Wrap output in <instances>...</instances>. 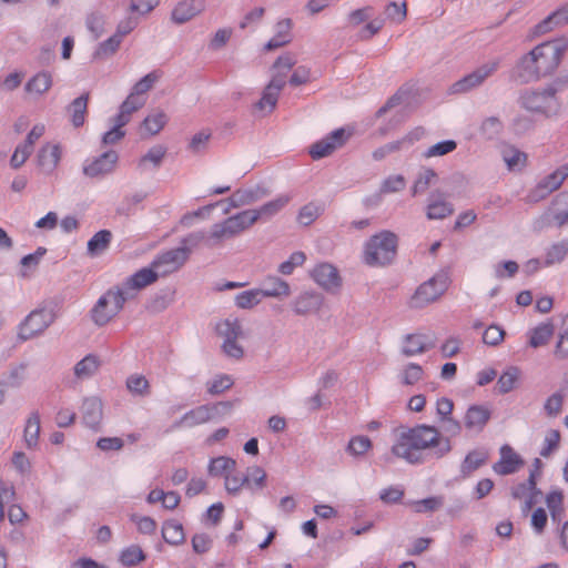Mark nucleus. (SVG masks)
<instances>
[{
    "instance_id": "nucleus-18",
    "label": "nucleus",
    "mask_w": 568,
    "mask_h": 568,
    "mask_svg": "<svg viewBox=\"0 0 568 568\" xmlns=\"http://www.w3.org/2000/svg\"><path fill=\"white\" fill-rule=\"evenodd\" d=\"M541 495L535 481V473L530 471L526 481L519 483L511 488V496L514 499L523 503V513H528L537 503L538 496Z\"/></svg>"
},
{
    "instance_id": "nucleus-10",
    "label": "nucleus",
    "mask_w": 568,
    "mask_h": 568,
    "mask_svg": "<svg viewBox=\"0 0 568 568\" xmlns=\"http://www.w3.org/2000/svg\"><path fill=\"white\" fill-rule=\"evenodd\" d=\"M568 178V164L558 166L555 171L542 178L528 193L527 199L531 203L539 202L550 193L557 191Z\"/></svg>"
},
{
    "instance_id": "nucleus-7",
    "label": "nucleus",
    "mask_w": 568,
    "mask_h": 568,
    "mask_svg": "<svg viewBox=\"0 0 568 568\" xmlns=\"http://www.w3.org/2000/svg\"><path fill=\"white\" fill-rule=\"evenodd\" d=\"M118 162V152L109 150L97 156L87 158L82 163V173L89 179L102 180L114 172Z\"/></svg>"
},
{
    "instance_id": "nucleus-22",
    "label": "nucleus",
    "mask_w": 568,
    "mask_h": 568,
    "mask_svg": "<svg viewBox=\"0 0 568 568\" xmlns=\"http://www.w3.org/2000/svg\"><path fill=\"white\" fill-rule=\"evenodd\" d=\"M261 292L264 297L286 298L291 295L290 284L277 275H267L262 281Z\"/></svg>"
},
{
    "instance_id": "nucleus-28",
    "label": "nucleus",
    "mask_w": 568,
    "mask_h": 568,
    "mask_svg": "<svg viewBox=\"0 0 568 568\" xmlns=\"http://www.w3.org/2000/svg\"><path fill=\"white\" fill-rule=\"evenodd\" d=\"M236 460L227 456L211 458L207 465V474L211 477L225 478L229 474L236 470Z\"/></svg>"
},
{
    "instance_id": "nucleus-26",
    "label": "nucleus",
    "mask_w": 568,
    "mask_h": 568,
    "mask_svg": "<svg viewBox=\"0 0 568 568\" xmlns=\"http://www.w3.org/2000/svg\"><path fill=\"white\" fill-rule=\"evenodd\" d=\"M101 366V361L95 354H88L80 359L73 367V374L77 379L85 381L93 377Z\"/></svg>"
},
{
    "instance_id": "nucleus-13",
    "label": "nucleus",
    "mask_w": 568,
    "mask_h": 568,
    "mask_svg": "<svg viewBox=\"0 0 568 568\" xmlns=\"http://www.w3.org/2000/svg\"><path fill=\"white\" fill-rule=\"evenodd\" d=\"M291 201L288 194H281L275 199L264 203L257 209L244 210L245 216L252 226L257 221H268L278 214Z\"/></svg>"
},
{
    "instance_id": "nucleus-53",
    "label": "nucleus",
    "mask_w": 568,
    "mask_h": 568,
    "mask_svg": "<svg viewBox=\"0 0 568 568\" xmlns=\"http://www.w3.org/2000/svg\"><path fill=\"white\" fill-rule=\"evenodd\" d=\"M248 483V477H244L236 470L233 474H229L224 478V488L227 494L232 496H237L243 488H245V484Z\"/></svg>"
},
{
    "instance_id": "nucleus-11",
    "label": "nucleus",
    "mask_w": 568,
    "mask_h": 568,
    "mask_svg": "<svg viewBox=\"0 0 568 568\" xmlns=\"http://www.w3.org/2000/svg\"><path fill=\"white\" fill-rule=\"evenodd\" d=\"M158 278L159 277L155 271L150 265L148 267H142L141 270L136 271L134 274L125 278V281H123L120 285L116 286L129 301L134 298L139 291L156 282Z\"/></svg>"
},
{
    "instance_id": "nucleus-23",
    "label": "nucleus",
    "mask_w": 568,
    "mask_h": 568,
    "mask_svg": "<svg viewBox=\"0 0 568 568\" xmlns=\"http://www.w3.org/2000/svg\"><path fill=\"white\" fill-rule=\"evenodd\" d=\"M292 27L293 22L291 19L280 20L274 28V36L265 44L266 50L278 49L292 41Z\"/></svg>"
},
{
    "instance_id": "nucleus-35",
    "label": "nucleus",
    "mask_w": 568,
    "mask_h": 568,
    "mask_svg": "<svg viewBox=\"0 0 568 568\" xmlns=\"http://www.w3.org/2000/svg\"><path fill=\"white\" fill-rule=\"evenodd\" d=\"M112 240V233L109 230H101L97 232L89 241H88V253L91 256H97L104 252Z\"/></svg>"
},
{
    "instance_id": "nucleus-64",
    "label": "nucleus",
    "mask_w": 568,
    "mask_h": 568,
    "mask_svg": "<svg viewBox=\"0 0 568 568\" xmlns=\"http://www.w3.org/2000/svg\"><path fill=\"white\" fill-rule=\"evenodd\" d=\"M564 331L559 335V339L557 342L555 348V355L558 358H567L568 357V313L565 315L564 321Z\"/></svg>"
},
{
    "instance_id": "nucleus-45",
    "label": "nucleus",
    "mask_w": 568,
    "mask_h": 568,
    "mask_svg": "<svg viewBox=\"0 0 568 568\" xmlns=\"http://www.w3.org/2000/svg\"><path fill=\"white\" fill-rule=\"evenodd\" d=\"M244 477H248V483L245 484V488L251 491L263 489L266 485L267 475L260 466L254 465L248 467Z\"/></svg>"
},
{
    "instance_id": "nucleus-20",
    "label": "nucleus",
    "mask_w": 568,
    "mask_h": 568,
    "mask_svg": "<svg viewBox=\"0 0 568 568\" xmlns=\"http://www.w3.org/2000/svg\"><path fill=\"white\" fill-rule=\"evenodd\" d=\"M270 195L268 189L263 185L236 190L225 202L231 207H242L251 205Z\"/></svg>"
},
{
    "instance_id": "nucleus-25",
    "label": "nucleus",
    "mask_w": 568,
    "mask_h": 568,
    "mask_svg": "<svg viewBox=\"0 0 568 568\" xmlns=\"http://www.w3.org/2000/svg\"><path fill=\"white\" fill-rule=\"evenodd\" d=\"M490 418V410L480 405L470 406L464 418V425L470 430H481Z\"/></svg>"
},
{
    "instance_id": "nucleus-24",
    "label": "nucleus",
    "mask_w": 568,
    "mask_h": 568,
    "mask_svg": "<svg viewBox=\"0 0 568 568\" xmlns=\"http://www.w3.org/2000/svg\"><path fill=\"white\" fill-rule=\"evenodd\" d=\"M53 84L52 74L49 71H39L33 77H31L26 85L24 90L27 93L33 97H41L45 92H48Z\"/></svg>"
},
{
    "instance_id": "nucleus-14",
    "label": "nucleus",
    "mask_w": 568,
    "mask_h": 568,
    "mask_svg": "<svg viewBox=\"0 0 568 568\" xmlns=\"http://www.w3.org/2000/svg\"><path fill=\"white\" fill-rule=\"evenodd\" d=\"M525 466V459L508 444L499 448V459L493 465V470L500 476L518 473Z\"/></svg>"
},
{
    "instance_id": "nucleus-41",
    "label": "nucleus",
    "mask_w": 568,
    "mask_h": 568,
    "mask_svg": "<svg viewBox=\"0 0 568 568\" xmlns=\"http://www.w3.org/2000/svg\"><path fill=\"white\" fill-rule=\"evenodd\" d=\"M262 298H264V296L261 290L252 288L239 293L235 296L234 302L239 308L251 310L254 306L258 305L262 302Z\"/></svg>"
},
{
    "instance_id": "nucleus-52",
    "label": "nucleus",
    "mask_w": 568,
    "mask_h": 568,
    "mask_svg": "<svg viewBox=\"0 0 568 568\" xmlns=\"http://www.w3.org/2000/svg\"><path fill=\"white\" fill-rule=\"evenodd\" d=\"M317 297L315 294L303 293L293 303V310L298 315H305L315 310Z\"/></svg>"
},
{
    "instance_id": "nucleus-9",
    "label": "nucleus",
    "mask_w": 568,
    "mask_h": 568,
    "mask_svg": "<svg viewBox=\"0 0 568 568\" xmlns=\"http://www.w3.org/2000/svg\"><path fill=\"white\" fill-rule=\"evenodd\" d=\"M54 320L55 314L52 308H37L20 324L19 337L23 341L30 339L43 333Z\"/></svg>"
},
{
    "instance_id": "nucleus-43",
    "label": "nucleus",
    "mask_w": 568,
    "mask_h": 568,
    "mask_svg": "<svg viewBox=\"0 0 568 568\" xmlns=\"http://www.w3.org/2000/svg\"><path fill=\"white\" fill-rule=\"evenodd\" d=\"M168 116L163 111H154L150 113L141 124V128L149 134H158L166 124Z\"/></svg>"
},
{
    "instance_id": "nucleus-62",
    "label": "nucleus",
    "mask_w": 568,
    "mask_h": 568,
    "mask_svg": "<svg viewBox=\"0 0 568 568\" xmlns=\"http://www.w3.org/2000/svg\"><path fill=\"white\" fill-rule=\"evenodd\" d=\"M406 186V180L403 175L396 174L385 179L381 185V193L388 194L403 190Z\"/></svg>"
},
{
    "instance_id": "nucleus-37",
    "label": "nucleus",
    "mask_w": 568,
    "mask_h": 568,
    "mask_svg": "<svg viewBox=\"0 0 568 568\" xmlns=\"http://www.w3.org/2000/svg\"><path fill=\"white\" fill-rule=\"evenodd\" d=\"M162 537L170 545L182 544L185 539L183 526L176 520H166L162 527Z\"/></svg>"
},
{
    "instance_id": "nucleus-17",
    "label": "nucleus",
    "mask_w": 568,
    "mask_h": 568,
    "mask_svg": "<svg viewBox=\"0 0 568 568\" xmlns=\"http://www.w3.org/2000/svg\"><path fill=\"white\" fill-rule=\"evenodd\" d=\"M206 9V0H180L171 11V21L175 24H184Z\"/></svg>"
},
{
    "instance_id": "nucleus-54",
    "label": "nucleus",
    "mask_w": 568,
    "mask_h": 568,
    "mask_svg": "<svg viewBox=\"0 0 568 568\" xmlns=\"http://www.w3.org/2000/svg\"><path fill=\"white\" fill-rule=\"evenodd\" d=\"M122 40L119 38V36L113 34L105 41L99 43L98 48L95 49L93 53L94 59H104L108 58L116 52L121 44Z\"/></svg>"
},
{
    "instance_id": "nucleus-6",
    "label": "nucleus",
    "mask_w": 568,
    "mask_h": 568,
    "mask_svg": "<svg viewBox=\"0 0 568 568\" xmlns=\"http://www.w3.org/2000/svg\"><path fill=\"white\" fill-rule=\"evenodd\" d=\"M450 278L447 272L436 273L420 284L409 300L412 308H423L437 301L448 288Z\"/></svg>"
},
{
    "instance_id": "nucleus-5",
    "label": "nucleus",
    "mask_w": 568,
    "mask_h": 568,
    "mask_svg": "<svg viewBox=\"0 0 568 568\" xmlns=\"http://www.w3.org/2000/svg\"><path fill=\"white\" fill-rule=\"evenodd\" d=\"M250 227L251 225L245 216L244 211H241L232 216H229L222 222L212 225L210 232L206 235V246H221L225 241L240 235L242 232Z\"/></svg>"
},
{
    "instance_id": "nucleus-31",
    "label": "nucleus",
    "mask_w": 568,
    "mask_h": 568,
    "mask_svg": "<svg viewBox=\"0 0 568 568\" xmlns=\"http://www.w3.org/2000/svg\"><path fill=\"white\" fill-rule=\"evenodd\" d=\"M568 23V2L558 8L556 11L550 13L538 24L540 32L550 31L557 27H561Z\"/></svg>"
},
{
    "instance_id": "nucleus-48",
    "label": "nucleus",
    "mask_w": 568,
    "mask_h": 568,
    "mask_svg": "<svg viewBox=\"0 0 568 568\" xmlns=\"http://www.w3.org/2000/svg\"><path fill=\"white\" fill-rule=\"evenodd\" d=\"M424 377V369L420 365L415 363L407 364L399 374L400 383L403 385L412 386L417 384Z\"/></svg>"
},
{
    "instance_id": "nucleus-55",
    "label": "nucleus",
    "mask_w": 568,
    "mask_h": 568,
    "mask_svg": "<svg viewBox=\"0 0 568 568\" xmlns=\"http://www.w3.org/2000/svg\"><path fill=\"white\" fill-rule=\"evenodd\" d=\"M277 94L272 91L264 89L261 99L255 103V109L258 110L263 115H267L273 112L275 109L277 101Z\"/></svg>"
},
{
    "instance_id": "nucleus-4",
    "label": "nucleus",
    "mask_w": 568,
    "mask_h": 568,
    "mask_svg": "<svg viewBox=\"0 0 568 568\" xmlns=\"http://www.w3.org/2000/svg\"><path fill=\"white\" fill-rule=\"evenodd\" d=\"M397 237L395 234L384 231L371 237L365 246L364 261L366 264L385 265L396 255Z\"/></svg>"
},
{
    "instance_id": "nucleus-46",
    "label": "nucleus",
    "mask_w": 568,
    "mask_h": 568,
    "mask_svg": "<svg viewBox=\"0 0 568 568\" xmlns=\"http://www.w3.org/2000/svg\"><path fill=\"white\" fill-rule=\"evenodd\" d=\"M145 559V554L138 545H131L124 548L119 556V561L124 567H133Z\"/></svg>"
},
{
    "instance_id": "nucleus-21",
    "label": "nucleus",
    "mask_w": 568,
    "mask_h": 568,
    "mask_svg": "<svg viewBox=\"0 0 568 568\" xmlns=\"http://www.w3.org/2000/svg\"><path fill=\"white\" fill-rule=\"evenodd\" d=\"M62 150L58 143H45L37 154L38 166L44 174H52L59 165Z\"/></svg>"
},
{
    "instance_id": "nucleus-1",
    "label": "nucleus",
    "mask_w": 568,
    "mask_h": 568,
    "mask_svg": "<svg viewBox=\"0 0 568 568\" xmlns=\"http://www.w3.org/2000/svg\"><path fill=\"white\" fill-rule=\"evenodd\" d=\"M426 449H434L437 457H443L450 450V443L436 427L423 424L400 432L392 453L415 464L420 462L419 452Z\"/></svg>"
},
{
    "instance_id": "nucleus-12",
    "label": "nucleus",
    "mask_w": 568,
    "mask_h": 568,
    "mask_svg": "<svg viewBox=\"0 0 568 568\" xmlns=\"http://www.w3.org/2000/svg\"><path fill=\"white\" fill-rule=\"evenodd\" d=\"M523 108L548 114L557 108L556 90L547 88L541 92H526L520 98Z\"/></svg>"
},
{
    "instance_id": "nucleus-51",
    "label": "nucleus",
    "mask_w": 568,
    "mask_h": 568,
    "mask_svg": "<svg viewBox=\"0 0 568 568\" xmlns=\"http://www.w3.org/2000/svg\"><path fill=\"white\" fill-rule=\"evenodd\" d=\"M453 213L452 205L444 200H432L427 206V217L429 220L445 219Z\"/></svg>"
},
{
    "instance_id": "nucleus-40",
    "label": "nucleus",
    "mask_w": 568,
    "mask_h": 568,
    "mask_svg": "<svg viewBox=\"0 0 568 568\" xmlns=\"http://www.w3.org/2000/svg\"><path fill=\"white\" fill-rule=\"evenodd\" d=\"M501 155L509 170L521 169L526 165L527 155L511 145H505Z\"/></svg>"
},
{
    "instance_id": "nucleus-16",
    "label": "nucleus",
    "mask_w": 568,
    "mask_h": 568,
    "mask_svg": "<svg viewBox=\"0 0 568 568\" xmlns=\"http://www.w3.org/2000/svg\"><path fill=\"white\" fill-rule=\"evenodd\" d=\"M216 412V405H201L186 412L171 425V430L193 428L211 420Z\"/></svg>"
},
{
    "instance_id": "nucleus-49",
    "label": "nucleus",
    "mask_w": 568,
    "mask_h": 568,
    "mask_svg": "<svg viewBox=\"0 0 568 568\" xmlns=\"http://www.w3.org/2000/svg\"><path fill=\"white\" fill-rule=\"evenodd\" d=\"M306 261V255L302 251H296L292 253L288 258L282 262L277 272L282 275L288 276L294 273L295 268L302 266Z\"/></svg>"
},
{
    "instance_id": "nucleus-30",
    "label": "nucleus",
    "mask_w": 568,
    "mask_h": 568,
    "mask_svg": "<svg viewBox=\"0 0 568 568\" xmlns=\"http://www.w3.org/2000/svg\"><path fill=\"white\" fill-rule=\"evenodd\" d=\"M89 93H83L74 99L68 106L71 122L75 128L83 125L88 109Z\"/></svg>"
},
{
    "instance_id": "nucleus-3",
    "label": "nucleus",
    "mask_w": 568,
    "mask_h": 568,
    "mask_svg": "<svg viewBox=\"0 0 568 568\" xmlns=\"http://www.w3.org/2000/svg\"><path fill=\"white\" fill-rule=\"evenodd\" d=\"M126 302V297L118 286L109 288L90 310V320L95 326L103 327L118 316Z\"/></svg>"
},
{
    "instance_id": "nucleus-47",
    "label": "nucleus",
    "mask_w": 568,
    "mask_h": 568,
    "mask_svg": "<svg viewBox=\"0 0 568 568\" xmlns=\"http://www.w3.org/2000/svg\"><path fill=\"white\" fill-rule=\"evenodd\" d=\"M552 204L557 211L554 215L556 224L558 226L568 224V191L559 193Z\"/></svg>"
},
{
    "instance_id": "nucleus-39",
    "label": "nucleus",
    "mask_w": 568,
    "mask_h": 568,
    "mask_svg": "<svg viewBox=\"0 0 568 568\" xmlns=\"http://www.w3.org/2000/svg\"><path fill=\"white\" fill-rule=\"evenodd\" d=\"M554 334V325L551 323H542L530 331L529 345L534 348L544 346L548 343Z\"/></svg>"
},
{
    "instance_id": "nucleus-8",
    "label": "nucleus",
    "mask_w": 568,
    "mask_h": 568,
    "mask_svg": "<svg viewBox=\"0 0 568 568\" xmlns=\"http://www.w3.org/2000/svg\"><path fill=\"white\" fill-rule=\"evenodd\" d=\"M189 255L190 248L186 246L171 248L158 254L152 261L151 266L158 277H163L181 268L187 261Z\"/></svg>"
},
{
    "instance_id": "nucleus-19",
    "label": "nucleus",
    "mask_w": 568,
    "mask_h": 568,
    "mask_svg": "<svg viewBox=\"0 0 568 568\" xmlns=\"http://www.w3.org/2000/svg\"><path fill=\"white\" fill-rule=\"evenodd\" d=\"M80 412L83 424L87 427L94 430L100 428L103 418V404L100 397H85L82 402Z\"/></svg>"
},
{
    "instance_id": "nucleus-38",
    "label": "nucleus",
    "mask_w": 568,
    "mask_h": 568,
    "mask_svg": "<svg viewBox=\"0 0 568 568\" xmlns=\"http://www.w3.org/2000/svg\"><path fill=\"white\" fill-rule=\"evenodd\" d=\"M487 458L488 454L486 450L475 449L469 452L462 464V473L465 476L470 475L473 471L484 465L487 462Z\"/></svg>"
},
{
    "instance_id": "nucleus-59",
    "label": "nucleus",
    "mask_w": 568,
    "mask_h": 568,
    "mask_svg": "<svg viewBox=\"0 0 568 568\" xmlns=\"http://www.w3.org/2000/svg\"><path fill=\"white\" fill-rule=\"evenodd\" d=\"M233 379L230 375H217L207 382V392L211 395H219L231 388Z\"/></svg>"
},
{
    "instance_id": "nucleus-27",
    "label": "nucleus",
    "mask_w": 568,
    "mask_h": 568,
    "mask_svg": "<svg viewBox=\"0 0 568 568\" xmlns=\"http://www.w3.org/2000/svg\"><path fill=\"white\" fill-rule=\"evenodd\" d=\"M434 346V342L423 334H410L407 335L404 345L403 353L406 356H414L422 354Z\"/></svg>"
},
{
    "instance_id": "nucleus-58",
    "label": "nucleus",
    "mask_w": 568,
    "mask_h": 568,
    "mask_svg": "<svg viewBox=\"0 0 568 568\" xmlns=\"http://www.w3.org/2000/svg\"><path fill=\"white\" fill-rule=\"evenodd\" d=\"M568 254V243L561 242L554 244L547 252L545 265L549 266L556 263H560L565 260Z\"/></svg>"
},
{
    "instance_id": "nucleus-50",
    "label": "nucleus",
    "mask_w": 568,
    "mask_h": 568,
    "mask_svg": "<svg viewBox=\"0 0 568 568\" xmlns=\"http://www.w3.org/2000/svg\"><path fill=\"white\" fill-rule=\"evenodd\" d=\"M217 332L224 339H237L242 334V325L237 318H226L217 325Z\"/></svg>"
},
{
    "instance_id": "nucleus-56",
    "label": "nucleus",
    "mask_w": 568,
    "mask_h": 568,
    "mask_svg": "<svg viewBox=\"0 0 568 568\" xmlns=\"http://www.w3.org/2000/svg\"><path fill=\"white\" fill-rule=\"evenodd\" d=\"M560 438L559 430L549 429L545 435L544 444L539 453L540 456L548 458L559 447Z\"/></svg>"
},
{
    "instance_id": "nucleus-33",
    "label": "nucleus",
    "mask_w": 568,
    "mask_h": 568,
    "mask_svg": "<svg viewBox=\"0 0 568 568\" xmlns=\"http://www.w3.org/2000/svg\"><path fill=\"white\" fill-rule=\"evenodd\" d=\"M166 153V148L163 145L152 146L138 162V169L141 171H148L149 164L156 169L161 165L162 160Z\"/></svg>"
},
{
    "instance_id": "nucleus-29",
    "label": "nucleus",
    "mask_w": 568,
    "mask_h": 568,
    "mask_svg": "<svg viewBox=\"0 0 568 568\" xmlns=\"http://www.w3.org/2000/svg\"><path fill=\"white\" fill-rule=\"evenodd\" d=\"M351 132L345 129H337L322 140V158L331 155L335 150L342 148L348 138Z\"/></svg>"
},
{
    "instance_id": "nucleus-44",
    "label": "nucleus",
    "mask_w": 568,
    "mask_h": 568,
    "mask_svg": "<svg viewBox=\"0 0 568 568\" xmlns=\"http://www.w3.org/2000/svg\"><path fill=\"white\" fill-rule=\"evenodd\" d=\"M128 390L133 396L146 397L150 395V383L145 376L140 374H132L125 382Z\"/></svg>"
},
{
    "instance_id": "nucleus-42",
    "label": "nucleus",
    "mask_w": 568,
    "mask_h": 568,
    "mask_svg": "<svg viewBox=\"0 0 568 568\" xmlns=\"http://www.w3.org/2000/svg\"><path fill=\"white\" fill-rule=\"evenodd\" d=\"M546 504L554 521H560L565 516L564 494L560 490H552L546 497Z\"/></svg>"
},
{
    "instance_id": "nucleus-63",
    "label": "nucleus",
    "mask_w": 568,
    "mask_h": 568,
    "mask_svg": "<svg viewBox=\"0 0 568 568\" xmlns=\"http://www.w3.org/2000/svg\"><path fill=\"white\" fill-rule=\"evenodd\" d=\"M372 448V443L366 436H355L351 438L347 450L349 454L358 456L364 455Z\"/></svg>"
},
{
    "instance_id": "nucleus-36",
    "label": "nucleus",
    "mask_w": 568,
    "mask_h": 568,
    "mask_svg": "<svg viewBox=\"0 0 568 568\" xmlns=\"http://www.w3.org/2000/svg\"><path fill=\"white\" fill-rule=\"evenodd\" d=\"M40 434V416L38 412H33L27 419L24 426V442L28 448H34L38 445Z\"/></svg>"
},
{
    "instance_id": "nucleus-34",
    "label": "nucleus",
    "mask_w": 568,
    "mask_h": 568,
    "mask_svg": "<svg viewBox=\"0 0 568 568\" xmlns=\"http://www.w3.org/2000/svg\"><path fill=\"white\" fill-rule=\"evenodd\" d=\"M521 373L518 367L510 366L499 376L497 381L498 392L507 394L517 387Z\"/></svg>"
},
{
    "instance_id": "nucleus-15",
    "label": "nucleus",
    "mask_w": 568,
    "mask_h": 568,
    "mask_svg": "<svg viewBox=\"0 0 568 568\" xmlns=\"http://www.w3.org/2000/svg\"><path fill=\"white\" fill-rule=\"evenodd\" d=\"M498 68L497 62L486 63L474 72L465 75L463 79L455 82L450 91L453 93H464L467 92L478 85H480L489 75H491Z\"/></svg>"
},
{
    "instance_id": "nucleus-57",
    "label": "nucleus",
    "mask_w": 568,
    "mask_h": 568,
    "mask_svg": "<svg viewBox=\"0 0 568 568\" xmlns=\"http://www.w3.org/2000/svg\"><path fill=\"white\" fill-rule=\"evenodd\" d=\"M45 253H47V248L40 246L36 250L34 253L23 256L20 261L21 266L23 268L21 271V276H23V277L29 276L28 270H34L39 265L41 258L45 255Z\"/></svg>"
},
{
    "instance_id": "nucleus-32",
    "label": "nucleus",
    "mask_w": 568,
    "mask_h": 568,
    "mask_svg": "<svg viewBox=\"0 0 568 568\" xmlns=\"http://www.w3.org/2000/svg\"><path fill=\"white\" fill-rule=\"evenodd\" d=\"M342 286L338 271L329 264H322V290L328 293H337Z\"/></svg>"
},
{
    "instance_id": "nucleus-61",
    "label": "nucleus",
    "mask_w": 568,
    "mask_h": 568,
    "mask_svg": "<svg viewBox=\"0 0 568 568\" xmlns=\"http://www.w3.org/2000/svg\"><path fill=\"white\" fill-rule=\"evenodd\" d=\"M32 150L33 148L28 145L26 142L19 144L10 159L11 168L19 169L22 166L31 155Z\"/></svg>"
},
{
    "instance_id": "nucleus-2",
    "label": "nucleus",
    "mask_w": 568,
    "mask_h": 568,
    "mask_svg": "<svg viewBox=\"0 0 568 568\" xmlns=\"http://www.w3.org/2000/svg\"><path fill=\"white\" fill-rule=\"evenodd\" d=\"M567 49L568 40L565 39L538 44L521 58L518 65L519 78L528 82L552 73L559 67Z\"/></svg>"
},
{
    "instance_id": "nucleus-60",
    "label": "nucleus",
    "mask_w": 568,
    "mask_h": 568,
    "mask_svg": "<svg viewBox=\"0 0 568 568\" xmlns=\"http://www.w3.org/2000/svg\"><path fill=\"white\" fill-rule=\"evenodd\" d=\"M457 148V144L454 140H445L442 142H438L432 146H429L425 153L424 158H435V156H443L450 152H453Z\"/></svg>"
}]
</instances>
